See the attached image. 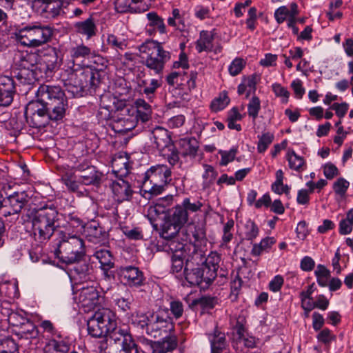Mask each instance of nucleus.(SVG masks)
Returning <instances> with one entry per match:
<instances>
[{"instance_id":"864d4df0","label":"nucleus","mask_w":353,"mask_h":353,"mask_svg":"<svg viewBox=\"0 0 353 353\" xmlns=\"http://www.w3.org/2000/svg\"><path fill=\"white\" fill-rule=\"evenodd\" d=\"M168 184V183H164L163 182L158 183H149V185H147L146 187L141 188L145 193L150 194L149 199H150L151 196H158L163 193L165 190V187Z\"/></svg>"},{"instance_id":"58836bf2","label":"nucleus","mask_w":353,"mask_h":353,"mask_svg":"<svg viewBox=\"0 0 353 353\" xmlns=\"http://www.w3.org/2000/svg\"><path fill=\"white\" fill-rule=\"evenodd\" d=\"M275 243L274 237L267 236L263 238L259 243L253 244L251 254L256 256H260L263 251L268 252Z\"/></svg>"},{"instance_id":"0e129e2a","label":"nucleus","mask_w":353,"mask_h":353,"mask_svg":"<svg viewBox=\"0 0 353 353\" xmlns=\"http://www.w3.org/2000/svg\"><path fill=\"white\" fill-rule=\"evenodd\" d=\"M350 185V183L345 179L339 178L333 184V189L336 194L344 196Z\"/></svg>"},{"instance_id":"e2e57ef3","label":"nucleus","mask_w":353,"mask_h":353,"mask_svg":"<svg viewBox=\"0 0 353 353\" xmlns=\"http://www.w3.org/2000/svg\"><path fill=\"white\" fill-rule=\"evenodd\" d=\"M168 310L176 319H179L183 314V304L179 300L171 301L170 303V309Z\"/></svg>"},{"instance_id":"f704fd0d","label":"nucleus","mask_w":353,"mask_h":353,"mask_svg":"<svg viewBox=\"0 0 353 353\" xmlns=\"http://www.w3.org/2000/svg\"><path fill=\"white\" fill-rule=\"evenodd\" d=\"M286 158L290 169L300 172L306 168L304 158L298 155L293 149H288Z\"/></svg>"},{"instance_id":"39448f33","label":"nucleus","mask_w":353,"mask_h":353,"mask_svg":"<svg viewBox=\"0 0 353 353\" xmlns=\"http://www.w3.org/2000/svg\"><path fill=\"white\" fill-rule=\"evenodd\" d=\"M54 255L65 264H72L83 259L85 255L84 241L75 235L67 239H62L57 243Z\"/></svg>"},{"instance_id":"6e6552de","label":"nucleus","mask_w":353,"mask_h":353,"mask_svg":"<svg viewBox=\"0 0 353 353\" xmlns=\"http://www.w3.org/2000/svg\"><path fill=\"white\" fill-rule=\"evenodd\" d=\"M116 319L115 314L109 309L96 311L87 322L88 334L93 338L108 336Z\"/></svg>"},{"instance_id":"f8f14e48","label":"nucleus","mask_w":353,"mask_h":353,"mask_svg":"<svg viewBox=\"0 0 353 353\" xmlns=\"http://www.w3.org/2000/svg\"><path fill=\"white\" fill-rule=\"evenodd\" d=\"M29 200L26 192H14L0 201V213L5 217L19 214L27 206Z\"/></svg>"},{"instance_id":"774afa93","label":"nucleus","mask_w":353,"mask_h":353,"mask_svg":"<svg viewBox=\"0 0 353 353\" xmlns=\"http://www.w3.org/2000/svg\"><path fill=\"white\" fill-rule=\"evenodd\" d=\"M245 62L241 58L234 59L229 66L228 70L231 75H237L244 68Z\"/></svg>"},{"instance_id":"4be33fe9","label":"nucleus","mask_w":353,"mask_h":353,"mask_svg":"<svg viewBox=\"0 0 353 353\" xmlns=\"http://www.w3.org/2000/svg\"><path fill=\"white\" fill-rule=\"evenodd\" d=\"M194 241H190L189 248L192 250V254L194 253H203L200 249L201 247L206 246L208 239L206 236V228L203 223H197L194 225L193 230L191 231Z\"/></svg>"},{"instance_id":"c9c22d12","label":"nucleus","mask_w":353,"mask_h":353,"mask_svg":"<svg viewBox=\"0 0 353 353\" xmlns=\"http://www.w3.org/2000/svg\"><path fill=\"white\" fill-rule=\"evenodd\" d=\"M74 27L77 32L86 35L88 39L96 34L97 28L92 17L83 21L76 23Z\"/></svg>"},{"instance_id":"de8ad7c7","label":"nucleus","mask_w":353,"mask_h":353,"mask_svg":"<svg viewBox=\"0 0 353 353\" xmlns=\"http://www.w3.org/2000/svg\"><path fill=\"white\" fill-rule=\"evenodd\" d=\"M238 152L239 150L236 145L232 147L230 150H220L219 151V154L221 155L220 165L226 166L229 163L233 161Z\"/></svg>"},{"instance_id":"a19ab883","label":"nucleus","mask_w":353,"mask_h":353,"mask_svg":"<svg viewBox=\"0 0 353 353\" xmlns=\"http://www.w3.org/2000/svg\"><path fill=\"white\" fill-rule=\"evenodd\" d=\"M23 74L18 73L16 75V81L8 76L0 77V87H7V88H15L17 86L25 85L27 79L23 77Z\"/></svg>"},{"instance_id":"052dcab7","label":"nucleus","mask_w":353,"mask_h":353,"mask_svg":"<svg viewBox=\"0 0 353 353\" xmlns=\"http://www.w3.org/2000/svg\"><path fill=\"white\" fill-rule=\"evenodd\" d=\"M179 150L174 144L172 147L167 148L165 152L164 157H167L169 163L172 165H175L179 161Z\"/></svg>"},{"instance_id":"a878e982","label":"nucleus","mask_w":353,"mask_h":353,"mask_svg":"<svg viewBox=\"0 0 353 353\" xmlns=\"http://www.w3.org/2000/svg\"><path fill=\"white\" fill-rule=\"evenodd\" d=\"M178 148L183 157L194 159L199 149V142L194 137H185L178 141Z\"/></svg>"},{"instance_id":"4468645a","label":"nucleus","mask_w":353,"mask_h":353,"mask_svg":"<svg viewBox=\"0 0 353 353\" xmlns=\"http://www.w3.org/2000/svg\"><path fill=\"white\" fill-rule=\"evenodd\" d=\"M117 274L125 281V284L130 288H139L147 284V279L139 268L134 265L121 266Z\"/></svg>"},{"instance_id":"3c124183","label":"nucleus","mask_w":353,"mask_h":353,"mask_svg":"<svg viewBox=\"0 0 353 353\" xmlns=\"http://www.w3.org/2000/svg\"><path fill=\"white\" fill-rule=\"evenodd\" d=\"M8 312V323L13 327V330L19 328L24 321L27 320V317L23 316L19 312L9 311Z\"/></svg>"},{"instance_id":"a211bd4d","label":"nucleus","mask_w":353,"mask_h":353,"mask_svg":"<svg viewBox=\"0 0 353 353\" xmlns=\"http://www.w3.org/2000/svg\"><path fill=\"white\" fill-rule=\"evenodd\" d=\"M103 299L100 292L93 286L83 288L79 294V303L85 312L96 309L99 310Z\"/></svg>"},{"instance_id":"aec40b11","label":"nucleus","mask_w":353,"mask_h":353,"mask_svg":"<svg viewBox=\"0 0 353 353\" xmlns=\"http://www.w3.org/2000/svg\"><path fill=\"white\" fill-rule=\"evenodd\" d=\"M93 256L99 261L104 279L107 281L114 279V272L111 270L115 265L114 257L112 252L106 248H97Z\"/></svg>"},{"instance_id":"0eeeda50","label":"nucleus","mask_w":353,"mask_h":353,"mask_svg":"<svg viewBox=\"0 0 353 353\" xmlns=\"http://www.w3.org/2000/svg\"><path fill=\"white\" fill-rule=\"evenodd\" d=\"M52 34L53 30L51 27L36 23L19 29L18 37L21 44L30 47H39L48 42Z\"/></svg>"},{"instance_id":"f03ea898","label":"nucleus","mask_w":353,"mask_h":353,"mask_svg":"<svg viewBox=\"0 0 353 353\" xmlns=\"http://www.w3.org/2000/svg\"><path fill=\"white\" fill-rule=\"evenodd\" d=\"M63 214L57 202L47 199L41 201L32 210V225L34 239L42 243L49 240L58 228Z\"/></svg>"},{"instance_id":"72a5a7b5","label":"nucleus","mask_w":353,"mask_h":353,"mask_svg":"<svg viewBox=\"0 0 353 353\" xmlns=\"http://www.w3.org/2000/svg\"><path fill=\"white\" fill-rule=\"evenodd\" d=\"M214 40V34L205 30L200 32V38L196 42V49L198 52L201 53L203 51L211 52L213 48L212 41Z\"/></svg>"},{"instance_id":"ea45409f","label":"nucleus","mask_w":353,"mask_h":353,"mask_svg":"<svg viewBox=\"0 0 353 353\" xmlns=\"http://www.w3.org/2000/svg\"><path fill=\"white\" fill-rule=\"evenodd\" d=\"M230 102L228 93L225 90L220 92L219 97H215L210 103V109L212 112H217L225 109Z\"/></svg>"},{"instance_id":"473e14b6","label":"nucleus","mask_w":353,"mask_h":353,"mask_svg":"<svg viewBox=\"0 0 353 353\" xmlns=\"http://www.w3.org/2000/svg\"><path fill=\"white\" fill-rule=\"evenodd\" d=\"M59 53L60 52L55 48L50 47L47 49V52L43 54L42 61L46 64L48 72H53L59 68L61 61V59L59 57Z\"/></svg>"},{"instance_id":"dca6fc26","label":"nucleus","mask_w":353,"mask_h":353,"mask_svg":"<svg viewBox=\"0 0 353 353\" xmlns=\"http://www.w3.org/2000/svg\"><path fill=\"white\" fill-rule=\"evenodd\" d=\"M83 234L90 243L100 245L108 243V231L98 221L88 222L84 226Z\"/></svg>"},{"instance_id":"680f3d73","label":"nucleus","mask_w":353,"mask_h":353,"mask_svg":"<svg viewBox=\"0 0 353 353\" xmlns=\"http://www.w3.org/2000/svg\"><path fill=\"white\" fill-rule=\"evenodd\" d=\"M317 340L323 343L325 345H330L331 341H335L336 336L334 334H332L331 330L327 328H323L321 330L319 334L316 335Z\"/></svg>"},{"instance_id":"bf43d9fd","label":"nucleus","mask_w":353,"mask_h":353,"mask_svg":"<svg viewBox=\"0 0 353 353\" xmlns=\"http://www.w3.org/2000/svg\"><path fill=\"white\" fill-rule=\"evenodd\" d=\"M134 302L132 296L128 297H119L114 299L116 305L123 312H128L131 310L132 305Z\"/></svg>"},{"instance_id":"bb28decb","label":"nucleus","mask_w":353,"mask_h":353,"mask_svg":"<svg viewBox=\"0 0 353 353\" xmlns=\"http://www.w3.org/2000/svg\"><path fill=\"white\" fill-rule=\"evenodd\" d=\"M210 343L212 353H221L227 346L225 334L221 332L216 325L212 333L207 334Z\"/></svg>"},{"instance_id":"423d86ee","label":"nucleus","mask_w":353,"mask_h":353,"mask_svg":"<svg viewBox=\"0 0 353 353\" xmlns=\"http://www.w3.org/2000/svg\"><path fill=\"white\" fill-rule=\"evenodd\" d=\"M139 51L145 54V65L156 74L162 72L164 65L170 58V53L163 49L161 43L155 41H148L139 47Z\"/></svg>"},{"instance_id":"603ef678","label":"nucleus","mask_w":353,"mask_h":353,"mask_svg":"<svg viewBox=\"0 0 353 353\" xmlns=\"http://www.w3.org/2000/svg\"><path fill=\"white\" fill-rule=\"evenodd\" d=\"M205 172L203 174V179L205 180L203 182L204 187H210L218 175L217 171L211 165L205 164L204 165Z\"/></svg>"},{"instance_id":"49530a36","label":"nucleus","mask_w":353,"mask_h":353,"mask_svg":"<svg viewBox=\"0 0 353 353\" xmlns=\"http://www.w3.org/2000/svg\"><path fill=\"white\" fill-rule=\"evenodd\" d=\"M115 8L118 12L124 13L130 12H141L147 10L148 7L141 9L140 8H134L131 6L130 0H117L115 2Z\"/></svg>"},{"instance_id":"6e6d98bb","label":"nucleus","mask_w":353,"mask_h":353,"mask_svg":"<svg viewBox=\"0 0 353 353\" xmlns=\"http://www.w3.org/2000/svg\"><path fill=\"white\" fill-rule=\"evenodd\" d=\"M243 280L239 274L230 283V298L232 301H237L239 292L241 290Z\"/></svg>"},{"instance_id":"c756f323","label":"nucleus","mask_w":353,"mask_h":353,"mask_svg":"<svg viewBox=\"0 0 353 353\" xmlns=\"http://www.w3.org/2000/svg\"><path fill=\"white\" fill-rule=\"evenodd\" d=\"M13 332L20 339H32L38 337L39 331L33 321L27 319L19 328L13 330Z\"/></svg>"},{"instance_id":"20e7f679","label":"nucleus","mask_w":353,"mask_h":353,"mask_svg":"<svg viewBox=\"0 0 353 353\" xmlns=\"http://www.w3.org/2000/svg\"><path fill=\"white\" fill-rule=\"evenodd\" d=\"M37 103L43 104L54 121L61 120L68 107V99L64 90H37Z\"/></svg>"},{"instance_id":"5701e85b","label":"nucleus","mask_w":353,"mask_h":353,"mask_svg":"<svg viewBox=\"0 0 353 353\" xmlns=\"http://www.w3.org/2000/svg\"><path fill=\"white\" fill-rule=\"evenodd\" d=\"M39 55L34 52H18L14 56V64L21 70L33 71L34 68L38 63Z\"/></svg>"},{"instance_id":"09e8293b","label":"nucleus","mask_w":353,"mask_h":353,"mask_svg":"<svg viewBox=\"0 0 353 353\" xmlns=\"http://www.w3.org/2000/svg\"><path fill=\"white\" fill-rule=\"evenodd\" d=\"M254 92L255 90H252ZM261 110V101L258 97H256L254 94V96L251 98L248 104V114L250 117L252 119L253 121H255L258 117L259 112Z\"/></svg>"},{"instance_id":"4d7b16f0","label":"nucleus","mask_w":353,"mask_h":353,"mask_svg":"<svg viewBox=\"0 0 353 353\" xmlns=\"http://www.w3.org/2000/svg\"><path fill=\"white\" fill-rule=\"evenodd\" d=\"M260 81L261 76L256 74L243 77L241 83L239 85L237 88H255V86Z\"/></svg>"},{"instance_id":"6ab92c4d","label":"nucleus","mask_w":353,"mask_h":353,"mask_svg":"<svg viewBox=\"0 0 353 353\" xmlns=\"http://www.w3.org/2000/svg\"><path fill=\"white\" fill-rule=\"evenodd\" d=\"M172 133L167 129L156 126L150 132V139L155 148L161 155H164L167 148L174 144L172 140Z\"/></svg>"},{"instance_id":"c85d7f7f","label":"nucleus","mask_w":353,"mask_h":353,"mask_svg":"<svg viewBox=\"0 0 353 353\" xmlns=\"http://www.w3.org/2000/svg\"><path fill=\"white\" fill-rule=\"evenodd\" d=\"M103 174L94 167L83 171L79 175V182L85 185L99 186L101 183Z\"/></svg>"},{"instance_id":"8fccbe9b","label":"nucleus","mask_w":353,"mask_h":353,"mask_svg":"<svg viewBox=\"0 0 353 353\" xmlns=\"http://www.w3.org/2000/svg\"><path fill=\"white\" fill-rule=\"evenodd\" d=\"M257 151L259 153H263L274 140V134L270 132L263 133L258 136Z\"/></svg>"},{"instance_id":"79ce46f5","label":"nucleus","mask_w":353,"mask_h":353,"mask_svg":"<svg viewBox=\"0 0 353 353\" xmlns=\"http://www.w3.org/2000/svg\"><path fill=\"white\" fill-rule=\"evenodd\" d=\"M188 258V254H171L170 261V273L172 274H177L180 273L183 268H185V263L186 262V259Z\"/></svg>"},{"instance_id":"c03bdc74","label":"nucleus","mask_w":353,"mask_h":353,"mask_svg":"<svg viewBox=\"0 0 353 353\" xmlns=\"http://www.w3.org/2000/svg\"><path fill=\"white\" fill-rule=\"evenodd\" d=\"M244 236L245 239L252 242L259 234V228L256 223L249 219L246 221L244 225Z\"/></svg>"},{"instance_id":"4c0bfd02","label":"nucleus","mask_w":353,"mask_h":353,"mask_svg":"<svg viewBox=\"0 0 353 353\" xmlns=\"http://www.w3.org/2000/svg\"><path fill=\"white\" fill-rule=\"evenodd\" d=\"M108 353H144L136 341H125L121 346H111Z\"/></svg>"},{"instance_id":"412c9836","label":"nucleus","mask_w":353,"mask_h":353,"mask_svg":"<svg viewBox=\"0 0 353 353\" xmlns=\"http://www.w3.org/2000/svg\"><path fill=\"white\" fill-rule=\"evenodd\" d=\"M117 181H113L110 185L113 194L121 201H130L132 197L133 190L130 183L123 179L128 174L125 170L124 174H119V171L113 170Z\"/></svg>"},{"instance_id":"ddd939ff","label":"nucleus","mask_w":353,"mask_h":353,"mask_svg":"<svg viewBox=\"0 0 353 353\" xmlns=\"http://www.w3.org/2000/svg\"><path fill=\"white\" fill-rule=\"evenodd\" d=\"M173 201V195L168 194L165 196L157 199L153 205L148 207L147 218L154 230L158 231L159 230V223L157 221L158 220L161 221L167 212L172 209L170 207L172 205Z\"/></svg>"},{"instance_id":"b1692460","label":"nucleus","mask_w":353,"mask_h":353,"mask_svg":"<svg viewBox=\"0 0 353 353\" xmlns=\"http://www.w3.org/2000/svg\"><path fill=\"white\" fill-rule=\"evenodd\" d=\"M82 259L77 261L72 264L73 266L68 270V275L70 278L76 280L87 281L90 279V276L93 271L92 265Z\"/></svg>"},{"instance_id":"9d476101","label":"nucleus","mask_w":353,"mask_h":353,"mask_svg":"<svg viewBox=\"0 0 353 353\" xmlns=\"http://www.w3.org/2000/svg\"><path fill=\"white\" fill-rule=\"evenodd\" d=\"M159 224V230L163 233L174 231V233H179L180 230L188 221V213L183 206L177 204L167 212Z\"/></svg>"},{"instance_id":"69168bd1","label":"nucleus","mask_w":353,"mask_h":353,"mask_svg":"<svg viewBox=\"0 0 353 353\" xmlns=\"http://www.w3.org/2000/svg\"><path fill=\"white\" fill-rule=\"evenodd\" d=\"M16 90H0V106H8L13 101Z\"/></svg>"},{"instance_id":"7c9ffc66","label":"nucleus","mask_w":353,"mask_h":353,"mask_svg":"<svg viewBox=\"0 0 353 353\" xmlns=\"http://www.w3.org/2000/svg\"><path fill=\"white\" fill-rule=\"evenodd\" d=\"M219 304V299L216 296L203 295L198 299H194L190 304V307L196 310L199 307L201 313H205L209 310H213Z\"/></svg>"},{"instance_id":"e433bc0d","label":"nucleus","mask_w":353,"mask_h":353,"mask_svg":"<svg viewBox=\"0 0 353 353\" xmlns=\"http://www.w3.org/2000/svg\"><path fill=\"white\" fill-rule=\"evenodd\" d=\"M2 330H0L1 332ZM0 353H18V345L15 341L5 332L0 333Z\"/></svg>"},{"instance_id":"f3484780","label":"nucleus","mask_w":353,"mask_h":353,"mask_svg":"<svg viewBox=\"0 0 353 353\" xmlns=\"http://www.w3.org/2000/svg\"><path fill=\"white\" fill-rule=\"evenodd\" d=\"M129 114L139 124H145L152 119V110L151 105L144 99H137L133 105L123 110Z\"/></svg>"},{"instance_id":"13d9d810","label":"nucleus","mask_w":353,"mask_h":353,"mask_svg":"<svg viewBox=\"0 0 353 353\" xmlns=\"http://www.w3.org/2000/svg\"><path fill=\"white\" fill-rule=\"evenodd\" d=\"M39 326L43 329V332H47L52 336H56L58 339H62V334L61 332L58 331V330L50 320L42 321L40 323Z\"/></svg>"},{"instance_id":"37998d69","label":"nucleus","mask_w":353,"mask_h":353,"mask_svg":"<svg viewBox=\"0 0 353 353\" xmlns=\"http://www.w3.org/2000/svg\"><path fill=\"white\" fill-rule=\"evenodd\" d=\"M149 21L148 27L157 29L161 34L165 32V26L163 19L159 17L155 12H150L146 14Z\"/></svg>"},{"instance_id":"f257e3e1","label":"nucleus","mask_w":353,"mask_h":353,"mask_svg":"<svg viewBox=\"0 0 353 353\" xmlns=\"http://www.w3.org/2000/svg\"><path fill=\"white\" fill-rule=\"evenodd\" d=\"M221 255L212 252L207 257L203 253H194L186 259L183 274L190 286L208 288L217 276Z\"/></svg>"},{"instance_id":"9b49d317","label":"nucleus","mask_w":353,"mask_h":353,"mask_svg":"<svg viewBox=\"0 0 353 353\" xmlns=\"http://www.w3.org/2000/svg\"><path fill=\"white\" fill-rule=\"evenodd\" d=\"M39 103L30 102L26 107L24 116L26 122L32 128H44L49 124L50 121H54L50 112L43 104L37 105Z\"/></svg>"},{"instance_id":"cd10ccee","label":"nucleus","mask_w":353,"mask_h":353,"mask_svg":"<svg viewBox=\"0 0 353 353\" xmlns=\"http://www.w3.org/2000/svg\"><path fill=\"white\" fill-rule=\"evenodd\" d=\"M121 97L122 94L118 97L114 94H112L109 90H104V92L101 95V100L103 103H105V101L111 103L118 112L117 117H122L123 114H125L123 110L128 109L130 105H127L125 99Z\"/></svg>"},{"instance_id":"a18cd8bd","label":"nucleus","mask_w":353,"mask_h":353,"mask_svg":"<svg viewBox=\"0 0 353 353\" xmlns=\"http://www.w3.org/2000/svg\"><path fill=\"white\" fill-rule=\"evenodd\" d=\"M92 52L88 46L81 44L71 48L70 54L72 58V62L80 58H89L92 54Z\"/></svg>"},{"instance_id":"1a4fd4ad","label":"nucleus","mask_w":353,"mask_h":353,"mask_svg":"<svg viewBox=\"0 0 353 353\" xmlns=\"http://www.w3.org/2000/svg\"><path fill=\"white\" fill-rule=\"evenodd\" d=\"M159 236L161 240H159L156 245L157 251L171 252L172 254H176L180 255L188 254V256L192 254V250L189 248L188 243H185L183 241H180L179 233H174V231L163 233L159 232Z\"/></svg>"},{"instance_id":"2eb2a0df","label":"nucleus","mask_w":353,"mask_h":353,"mask_svg":"<svg viewBox=\"0 0 353 353\" xmlns=\"http://www.w3.org/2000/svg\"><path fill=\"white\" fill-rule=\"evenodd\" d=\"M172 171L166 165L158 164L151 166L145 173L141 188H145L149 183H169L172 179Z\"/></svg>"},{"instance_id":"338daca9","label":"nucleus","mask_w":353,"mask_h":353,"mask_svg":"<svg viewBox=\"0 0 353 353\" xmlns=\"http://www.w3.org/2000/svg\"><path fill=\"white\" fill-rule=\"evenodd\" d=\"M124 235L130 240H141L143 239V234L141 229L139 227L129 230L128 228L123 229Z\"/></svg>"},{"instance_id":"5fc2aeb1","label":"nucleus","mask_w":353,"mask_h":353,"mask_svg":"<svg viewBox=\"0 0 353 353\" xmlns=\"http://www.w3.org/2000/svg\"><path fill=\"white\" fill-rule=\"evenodd\" d=\"M56 340L54 339L49 341L48 345L52 346L54 350L57 352L68 353L70 350V343L65 339H59Z\"/></svg>"},{"instance_id":"393cba45","label":"nucleus","mask_w":353,"mask_h":353,"mask_svg":"<svg viewBox=\"0 0 353 353\" xmlns=\"http://www.w3.org/2000/svg\"><path fill=\"white\" fill-rule=\"evenodd\" d=\"M111 328L108 336H109L111 341H114V344L112 346H121L123 345L125 341L129 342L130 340L135 341L129 328L118 326L116 319Z\"/></svg>"},{"instance_id":"2f4dec72","label":"nucleus","mask_w":353,"mask_h":353,"mask_svg":"<svg viewBox=\"0 0 353 353\" xmlns=\"http://www.w3.org/2000/svg\"><path fill=\"white\" fill-rule=\"evenodd\" d=\"M41 3L42 13L46 18H55L60 14L62 10L63 1L61 0H37Z\"/></svg>"},{"instance_id":"7ed1b4c3","label":"nucleus","mask_w":353,"mask_h":353,"mask_svg":"<svg viewBox=\"0 0 353 353\" xmlns=\"http://www.w3.org/2000/svg\"><path fill=\"white\" fill-rule=\"evenodd\" d=\"M132 325L154 339L174 330L173 319L168 308L159 307L156 311H135L131 315Z\"/></svg>"}]
</instances>
